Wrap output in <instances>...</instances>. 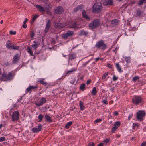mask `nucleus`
I'll list each match as a JSON object with an SVG mask.
<instances>
[{
  "label": "nucleus",
  "instance_id": "nucleus-26",
  "mask_svg": "<svg viewBox=\"0 0 146 146\" xmlns=\"http://www.w3.org/2000/svg\"><path fill=\"white\" fill-rule=\"evenodd\" d=\"M97 93V91L96 88L94 87L93 88V90L92 92V94L93 95H95Z\"/></svg>",
  "mask_w": 146,
  "mask_h": 146
},
{
  "label": "nucleus",
  "instance_id": "nucleus-2",
  "mask_svg": "<svg viewBox=\"0 0 146 146\" xmlns=\"http://www.w3.org/2000/svg\"><path fill=\"white\" fill-rule=\"evenodd\" d=\"M61 20V19H59L54 22L53 25L55 28L56 29H60L64 28L66 26V25L63 23H60Z\"/></svg>",
  "mask_w": 146,
  "mask_h": 146
},
{
  "label": "nucleus",
  "instance_id": "nucleus-12",
  "mask_svg": "<svg viewBox=\"0 0 146 146\" xmlns=\"http://www.w3.org/2000/svg\"><path fill=\"white\" fill-rule=\"evenodd\" d=\"M113 0H107V1L103 2V4L104 5H113Z\"/></svg>",
  "mask_w": 146,
  "mask_h": 146
},
{
  "label": "nucleus",
  "instance_id": "nucleus-11",
  "mask_svg": "<svg viewBox=\"0 0 146 146\" xmlns=\"http://www.w3.org/2000/svg\"><path fill=\"white\" fill-rule=\"evenodd\" d=\"M42 125L41 124H39L38 128H33L32 129V131L33 133H37L40 131L41 130Z\"/></svg>",
  "mask_w": 146,
  "mask_h": 146
},
{
  "label": "nucleus",
  "instance_id": "nucleus-55",
  "mask_svg": "<svg viewBox=\"0 0 146 146\" xmlns=\"http://www.w3.org/2000/svg\"><path fill=\"white\" fill-rule=\"evenodd\" d=\"M141 146H146V142L142 143L141 145Z\"/></svg>",
  "mask_w": 146,
  "mask_h": 146
},
{
  "label": "nucleus",
  "instance_id": "nucleus-56",
  "mask_svg": "<svg viewBox=\"0 0 146 146\" xmlns=\"http://www.w3.org/2000/svg\"><path fill=\"white\" fill-rule=\"evenodd\" d=\"M91 81V80L90 79H88L87 81L86 84L87 85L89 84L90 83Z\"/></svg>",
  "mask_w": 146,
  "mask_h": 146
},
{
  "label": "nucleus",
  "instance_id": "nucleus-58",
  "mask_svg": "<svg viewBox=\"0 0 146 146\" xmlns=\"http://www.w3.org/2000/svg\"><path fill=\"white\" fill-rule=\"evenodd\" d=\"M9 64H10V63H9V62H7V63L4 64V65L5 66H8L9 65Z\"/></svg>",
  "mask_w": 146,
  "mask_h": 146
},
{
  "label": "nucleus",
  "instance_id": "nucleus-25",
  "mask_svg": "<svg viewBox=\"0 0 146 146\" xmlns=\"http://www.w3.org/2000/svg\"><path fill=\"white\" fill-rule=\"evenodd\" d=\"M85 83H83L81 84L80 87V89L82 90V91H84V90L85 87Z\"/></svg>",
  "mask_w": 146,
  "mask_h": 146
},
{
  "label": "nucleus",
  "instance_id": "nucleus-63",
  "mask_svg": "<svg viewBox=\"0 0 146 146\" xmlns=\"http://www.w3.org/2000/svg\"><path fill=\"white\" fill-rule=\"evenodd\" d=\"M136 125V124H135L134 123L133 124V129H135V126Z\"/></svg>",
  "mask_w": 146,
  "mask_h": 146
},
{
  "label": "nucleus",
  "instance_id": "nucleus-40",
  "mask_svg": "<svg viewBox=\"0 0 146 146\" xmlns=\"http://www.w3.org/2000/svg\"><path fill=\"white\" fill-rule=\"evenodd\" d=\"M38 82H39L40 84L43 85H46L47 84L46 82H44L43 80H41L40 81H38Z\"/></svg>",
  "mask_w": 146,
  "mask_h": 146
},
{
  "label": "nucleus",
  "instance_id": "nucleus-52",
  "mask_svg": "<svg viewBox=\"0 0 146 146\" xmlns=\"http://www.w3.org/2000/svg\"><path fill=\"white\" fill-rule=\"evenodd\" d=\"M141 14V12L140 10H138L137 11V15L138 16H140Z\"/></svg>",
  "mask_w": 146,
  "mask_h": 146
},
{
  "label": "nucleus",
  "instance_id": "nucleus-15",
  "mask_svg": "<svg viewBox=\"0 0 146 146\" xmlns=\"http://www.w3.org/2000/svg\"><path fill=\"white\" fill-rule=\"evenodd\" d=\"M19 56L18 54H16L13 57V63L15 64L19 60Z\"/></svg>",
  "mask_w": 146,
  "mask_h": 146
},
{
  "label": "nucleus",
  "instance_id": "nucleus-24",
  "mask_svg": "<svg viewBox=\"0 0 146 146\" xmlns=\"http://www.w3.org/2000/svg\"><path fill=\"white\" fill-rule=\"evenodd\" d=\"M27 20L28 19L27 18H25L22 27L24 28H26L27 27V25L26 24V23L27 22Z\"/></svg>",
  "mask_w": 146,
  "mask_h": 146
},
{
  "label": "nucleus",
  "instance_id": "nucleus-37",
  "mask_svg": "<svg viewBox=\"0 0 146 146\" xmlns=\"http://www.w3.org/2000/svg\"><path fill=\"white\" fill-rule=\"evenodd\" d=\"M146 1V0H140L138 2V4L139 5H141Z\"/></svg>",
  "mask_w": 146,
  "mask_h": 146
},
{
  "label": "nucleus",
  "instance_id": "nucleus-18",
  "mask_svg": "<svg viewBox=\"0 0 146 146\" xmlns=\"http://www.w3.org/2000/svg\"><path fill=\"white\" fill-rule=\"evenodd\" d=\"M45 121L48 122H51L52 121V120L51 117L48 115H46L45 116Z\"/></svg>",
  "mask_w": 146,
  "mask_h": 146
},
{
  "label": "nucleus",
  "instance_id": "nucleus-21",
  "mask_svg": "<svg viewBox=\"0 0 146 146\" xmlns=\"http://www.w3.org/2000/svg\"><path fill=\"white\" fill-rule=\"evenodd\" d=\"M6 73L3 72L2 74V75L0 78L1 81H3L5 78H6Z\"/></svg>",
  "mask_w": 146,
  "mask_h": 146
},
{
  "label": "nucleus",
  "instance_id": "nucleus-3",
  "mask_svg": "<svg viewBox=\"0 0 146 146\" xmlns=\"http://www.w3.org/2000/svg\"><path fill=\"white\" fill-rule=\"evenodd\" d=\"M100 21L98 19L94 20L89 25V27L92 29H95L100 25Z\"/></svg>",
  "mask_w": 146,
  "mask_h": 146
},
{
  "label": "nucleus",
  "instance_id": "nucleus-61",
  "mask_svg": "<svg viewBox=\"0 0 146 146\" xmlns=\"http://www.w3.org/2000/svg\"><path fill=\"white\" fill-rule=\"evenodd\" d=\"M123 7L126 8L127 7V5L126 4H124L122 6Z\"/></svg>",
  "mask_w": 146,
  "mask_h": 146
},
{
  "label": "nucleus",
  "instance_id": "nucleus-35",
  "mask_svg": "<svg viewBox=\"0 0 146 146\" xmlns=\"http://www.w3.org/2000/svg\"><path fill=\"white\" fill-rule=\"evenodd\" d=\"M125 59L127 63H129L130 62L131 58L130 57H125Z\"/></svg>",
  "mask_w": 146,
  "mask_h": 146
},
{
  "label": "nucleus",
  "instance_id": "nucleus-19",
  "mask_svg": "<svg viewBox=\"0 0 146 146\" xmlns=\"http://www.w3.org/2000/svg\"><path fill=\"white\" fill-rule=\"evenodd\" d=\"M79 25L76 22H75L73 23H72L69 26V27L70 28H75L77 27V26H79Z\"/></svg>",
  "mask_w": 146,
  "mask_h": 146
},
{
  "label": "nucleus",
  "instance_id": "nucleus-60",
  "mask_svg": "<svg viewBox=\"0 0 146 146\" xmlns=\"http://www.w3.org/2000/svg\"><path fill=\"white\" fill-rule=\"evenodd\" d=\"M103 143H100L97 146H103Z\"/></svg>",
  "mask_w": 146,
  "mask_h": 146
},
{
  "label": "nucleus",
  "instance_id": "nucleus-14",
  "mask_svg": "<svg viewBox=\"0 0 146 146\" xmlns=\"http://www.w3.org/2000/svg\"><path fill=\"white\" fill-rule=\"evenodd\" d=\"M82 17L85 19L89 20L90 18L88 17L86 13V11L85 10H84L82 11Z\"/></svg>",
  "mask_w": 146,
  "mask_h": 146
},
{
  "label": "nucleus",
  "instance_id": "nucleus-50",
  "mask_svg": "<svg viewBox=\"0 0 146 146\" xmlns=\"http://www.w3.org/2000/svg\"><path fill=\"white\" fill-rule=\"evenodd\" d=\"M31 90L32 89H36L37 88V86H31Z\"/></svg>",
  "mask_w": 146,
  "mask_h": 146
},
{
  "label": "nucleus",
  "instance_id": "nucleus-36",
  "mask_svg": "<svg viewBox=\"0 0 146 146\" xmlns=\"http://www.w3.org/2000/svg\"><path fill=\"white\" fill-rule=\"evenodd\" d=\"M76 58V57L75 55L73 54H71L70 55L69 59L70 60H73L75 58Z\"/></svg>",
  "mask_w": 146,
  "mask_h": 146
},
{
  "label": "nucleus",
  "instance_id": "nucleus-10",
  "mask_svg": "<svg viewBox=\"0 0 146 146\" xmlns=\"http://www.w3.org/2000/svg\"><path fill=\"white\" fill-rule=\"evenodd\" d=\"M63 11L62 8L60 6L54 9V13L56 14H61Z\"/></svg>",
  "mask_w": 146,
  "mask_h": 146
},
{
  "label": "nucleus",
  "instance_id": "nucleus-28",
  "mask_svg": "<svg viewBox=\"0 0 146 146\" xmlns=\"http://www.w3.org/2000/svg\"><path fill=\"white\" fill-rule=\"evenodd\" d=\"M33 17L32 20V22L31 23H33L34 22V21L38 17V15H33Z\"/></svg>",
  "mask_w": 146,
  "mask_h": 146
},
{
  "label": "nucleus",
  "instance_id": "nucleus-1",
  "mask_svg": "<svg viewBox=\"0 0 146 146\" xmlns=\"http://www.w3.org/2000/svg\"><path fill=\"white\" fill-rule=\"evenodd\" d=\"M102 10V6L100 3H96L93 6L92 12L93 13H99L101 12Z\"/></svg>",
  "mask_w": 146,
  "mask_h": 146
},
{
  "label": "nucleus",
  "instance_id": "nucleus-48",
  "mask_svg": "<svg viewBox=\"0 0 146 146\" xmlns=\"http://www.w3.org/2000/svg\"><path fill=\"white\" fill-rule=\"evenodd\" d=\"M74 71V70H71V71H68L66 74V76L67 75H68L69 74H70L72 73Z\"/></svg>",
  "mask_w": 146,
  "mask_h": 146
},
{
  "label": "nucleus",
  "instance_id": "nucleus-51",
  "mask_svg": "<svg viewBox=\"0 0 146 146\" xmlns=\"http://www.w3.org/2000/svg\"><path fill=\"white\" fill-rule=\"evenodd\" d=\"M31 90V86H29L28 88L27 89V91H30Z\"/></svg>",
  "mask_w": 146,
  "mask_h": 146
},
{
  "label": "nucleus",
  "instance_id": "nucleus-22",
  "mask_svg": "<svg viewBox=\"0 0 146 146\" xmlns=\"http://www.w3.org/2000/svg\"><path fill=\"white\" fill-rule=\"evenodd\" d=\"M40 45V44L38 43H36V44L32 45L31 46L34 49L36 50V49L37 48L39 45Z\"/></svg>",
  "mask_w": 146,
  "mask_h": 146
},
{
  "label": "nucleus",
  "instance_id": "nucleus-7",
  "mask_svg": "<svg viewBox=\"0 0 146 146\" xmlns=\"http://www.w3.org/2000/svg\"><path fill=\"white\" fill-rule=\"evenodd\" d=\"M143 100L141 96H135L132 100L133 102L136 105L141 103Z\"/></svg>",
  "mask_w": 146,
  "mask_h": 146
},
{
  "label": "nucleus",
  "instance_id": "nucleus-53",
  "mask_svg": "<svg viewBox=\"0 0 146 146\" xmlns=\"http://www.w3.org/2000/svg\"><path fill=\"white\" fill-rule=\"evenodd\" d=\"M118 78V77H117L115 76H114L113 77V79L114 81H115L117 80Z\"/></svg>",
  "mask_w": 146,
  "mask_h": 146
},
{
  "label": "nucleus",
  "instance_id": "nucleus-27",
  "mask_svg": "<svg viewBox=\"0 0 146 146\" xmlns=\"http://www.w3.org/2000/svg\"><path fill=\"white\" fill-rule=\"evenodd\" d=\"M80 109L81 110H83L84 109V106L83 105V104L81 101H80Z\"/></svg>",
  "mask_w": 146,
  "mask_h": 146
},
{
  "label": "nucleus",
  "instance_id": "nucleus-8",
  "mask_svg": "<svg viewBox=\"0 0 146 146\" xmlns=\"http://www.w3.org/2000/svg\"><path fill=\"white\" fill-rule=\"evenodd\" d=\"M12 119L13 121L17 120L19 117V113L17 111H15L13 112L11 115Z\"/></svg>",
  "mask_w": 146,
  "mask_h": 146
},
{
  "label": "nucleus",
  "instance_id": "nucleus-29",
  "mask_svg": "<svg viewBox=\"0 0 146 146\" xmlns=\"http://www.w3.org/2000/svg\"><path fill=\"white\" fill-rule=\"evenodd\" d=\"M72 122L70 121L67 123V124L65 126V128L66 129L68 128L69 127L72 125Z\"/></svg>",
  "mask_w": 146,
  "mask_h": 146
},
{
  "label": "nucleus",
  "instance_id": "nucleus-6",
  "mask_svg": "<svg viewBox=\"0 0 146 146\" xmlns=\"http://www.w3.org/2000/svg\"><path fill=\"white\" fill-rule=\"evenodd\" d=\"M96 46L98 48H100L102 49H105L107 47L106 45L104 43L103 40L98 42L97 43Z\"/></svg>",
  "mask_w": 146,
  "mask_h": 146
},
{
  "label": "nucleus",
  "instance_id": "nucleus-62",
  "mask_svg": "<svg viewBox=\"0 0 146 146\" xmlns=\"http://www.w3.org/2000/svg\"><path fill=\"white\" fill-rule=\"evenodd\" d=\"M114 115L116 116H117L118 115V113L117 111H115L114 112Z\"/></svg>",
  "mask_w": 146,
  "mask_h": 146
},
{
  "label": "nucleus",
  "instance_id": "nucleus-47",
  "mask_svg": "<svg viewBox=\"0 0 146 146\" xmlns=\"http://www.w3.org/2000/svg\"><path fill=\"white\" fill-rule=\"evenodd\" d=\"M41 100V102L43 103V104L46 101V99L44 98H42Z\"/></svg>",
  "mask_w": 146,
  "mask_h": 146
},
{
  "label": "nucleus",
  "instance_id": "nucleus-39",
  "mask_svg": "<svg viewBox=\"0 0 146 146\" xmlns=\"http://www.w3.org/2000/svg\"><path fill=\"white\" fill-rule=\"evenodd\" d=\"M139 79V78L138 76H135L133 78V80L134 81H136L137 80Z\"/></svg>",
  "mask_w": 146,
  "mask_h": 146
},
{
  "label": "nucleus",
  "instance_id": "nucleus-54",
  "mask_svg": "<svg viewBox=\"0 0 146 146\" xmlns=\"http://www.w3.org/2000/svg\"><path fill=\"white\" fill-rule=\"evenodd\" d=\"M107 66H108V67L109 68H111L112 67V65L110 64H107Z\"/></svg>",
  "mask_w": 146,
  "mask_h": 146
},
{
  "label": "nucleus",
  "instance_id": "nucleus-16",
  "mask_svg": "<svg viewBox=\"0 0 146 146\" xmlns=\"http://www.w3.org/2000/svg\"><path fill=\"white\" fill-rule=\"evenodd\" d=\"M83 8V5H80L77 6L76 7L74 8L73 10L74 12H76L77 11L80 9H81Z\"/></svg>",
  "mask_w": 146,
  "mask_h": 146
},
{
  "label": "nucleus",
  "instance_id": "nucleus-45",
  "mask_svg": "<svg viewBox=\"0 0 146 146\" xmlns=\"http://www.w3.org/2000/svg\"><path fill=\"white\" fill-rule=\"evenodd\" d=\"M31 38H33V37H34V32L33 31H31Z\"/></svg>",
  "mask_w": 146,
  "mask_h": 146
},
{
  "label": "nucleus",
  "instance_id": "nucleus-38",
  "mask_svg": "<svg viewBox=\"0 0 146 146\" xmlns=\"http://www.w3.org/2000/svg\"><path fill=\"white\" fill-rule=\"evenodd\" d=\"M117 127L115 126H114L112 129V133H114L115 132V131L117 129Z\"/></svg>",
  "mask_w": 146,
  "mask_h": 146
},
{
  "label": "nucleus",
  "instance_id": "nucleus-34",
  "mask_svg": "<svg viewBox=\"0 0 146 146\" xmlns=\"http://www.w3.org/2000/svg\"><path fill=\"white\" fill-rule=\"evenodd\" d=\"M120 125V122H116L114 124V126L117 127V128L119 127Z\"/></svg>",
  "mask_w": 146,
  "mask_h": 146
},
{
  "label": "nucleus",
  "instance_id": "nucleus-13",
  "mask_svg": "<svg viewBox=\"0 0 146 146\" xmlns=\"http://www.w3.org/2000/svg\"><path fill=\"white\" fill-rule=\"evenodd\" d=\"M13 78L12 74L11 72L8 73L6 76V77L4 80L8 81L11 80Z\"/></svg>",
  "mask_w": 146,
  "mask_h": 146
},
{
  "label": "nucleus",
  "instance_id": "nucleus-17",
  "mask_svg": "<svg viewBox=\"0 0 146 146\" xmlns=\"http://www.w3.org/2000/svg\"><path fill=\"white\" fill-rule=\"evenodd\" d=\"M11 42L10 40H8L6 43V47L9 49L11 48L12 45Z\"/></svg>",
  "mask_w": 146,
  "mask_h": 146
},
{
  "label": "nucleus",
  "instance_id": "nucleus-49",
  "mask_svg": "<svg viewBox=\"0 0 146 146\" xmlns=\"http://www.w3.org/2000/svg\"><path fill=\"white\" fill-rule=\"evenodd\" d=\"M110 141V139H106L104 140V142L106 143H108Z\"/></svg>",
  "mask_w": 146,
  "mask_h": 146
},
{
  "label": "nucleus",
  "instance_id": "nucleus-20",
  "mask_svg": "<svg viewBox=\"0 0 146 146\" xmlns=\"http://www.w3.org/2000/svg\"><path fill=\"white\" fill-rule=\"evenodd\" d=\"M36 6L40 11L44 12L45 11V10L44 8L40 5H36Z\"/></svg>",
  "mask_w": 146,
  "mask_h": 146
},
{
  "label": "nucleus",
  "instance_id": "nucleus-46",
  "mask_svg": "<svg viewBox=\"0 0 146 146\" xmlns=\"http://www.w3.org/2000/svg\"><path fill=\"white\" fill-rule=\"evenodd\" d=\"M102 121V119H97L95 121L94 123H97L98 122H100Z\"/></svg>",
  "mask_w": 146,
  "mask_h": 146
},
{
  "label": "nucleus",
  "instance_id": "nucleus-5",
  "mask_svg": "<svg viewBox=\"0 0 146 146\" xmlns=\"http://www.w3.org/2000/svg\"><path fill=\"white\" fill-rule=\"evenodd\" d=\"M145 113L144 111H139L137 113V119L141 121L145 117Z\"/></svg>",
  "mask_w": 146,
  "mask_h": 146
},
{
  "label": "nucleus",
  "instance_id": "nucleus-44",
  "mask_svg": "<svg viewBox=\"0 0 146 146\" xmlns=\"http://www.w3.org/2000/svg\"><path fill=\"white\" fill-rule=\"evenodd\" d=\"M16 32L15 31L13 32L11 30L9 32L10 34L11 35H15L16 34Z\"/></svg>",
  "mask_w": 146,
  "mask_h": 146
},
{
  "label": "nucleus",
  "instance_id": "nucleus-31",
  "mask_svg": "<svg viewBox=\"0 0 146 146\" xmlns=\"http://www.w3.org/2000/svg\"><path fill=\"white\" fill-rule=\"evenodd\" d=\"M43 117V115H42L41 114H40L39 115V116H38V119H39V121H38V122H41Z\"/></svg>",
  "mask_w": 146,
  "mask_h": 146
},
{
  "label": "nucleus",
  "instance_id": "nucleus-30",
  "mask_svg": "<svg viewBox=\"0 0 146 146\" xmlns=\"http://www.w3.org/2000/svg\"><path fill=\"white\" fill-rule=\"evenodd\" d=\"M118 21L117 19L112 20L111 21V23L112 24H114L115 25H116L117 23H118Z\"/></svg>",
  "mask_w": 146,
  "mask_h": 146
},
{
  "label": "nucleus",
  "instance_id": "nucleus-43",
  "mask_svg": "<svg viewBox=\"0 0 146 146\" xmlns=\"http://www.w3.org/2000/svg\"><path fill=\"white\" fill-rule=\"evenodd\" d=\"M94 143L92 142H90L88 145L87 146H94Z\"/></svg>",
  "mask_w": 146,
  "mask_h": 146
},
{
  "label": "nucleus",
  "instance_id": "nucleus-4",
  "mask_svg": "<svg viewBox=\"0 0 146 146\" xmlns=\"http://www.w3.org/2000/svg\"><path fill=\"white\" fill-rule=\"evenodd\" d=\"M74 34L73 31H68L66 33L63 34L62 35V37L64 39H66L68 38V37L72 36Z\"/></svg>",
  "mask_w": 146,
  "mask_h": 146
},
{
  "label": "nucleus",
  "instance_id": "nucleus-57",
  "mask_svg": "<svg viewBox=\"0 0 146 146\" xmlns=\"http://www.w3.org/2000/svg\"><path fill=\"white\" fill-rule=\"evenodd\" d=\"M105 104H107L108 103V102L107 100H104L102 101Z\"/></svg>",
  "mask_w": 146,
  "mask_h": 146
},
{
  "label": "nucleus",
  "instance_id": "nucleus-42",
  "mask_svg": "<svg viewBox=\"0 0 146 146\" xmlns=\"http://www.w3.org/2000/svg\"><path fill=\"white\" fill-rule=\"evenodd\" d=\"M5 140V138L4 137H1L0 138V142L4 141Z\"/></svg>",
  "mask_w": 146,
  "mask_h": 146
},
{
  "label": "nucleus",
  "instance_id": "nucleus-9",
  "mask_svg": "<svg viewBox=\"0 0 146 146\" xmlns=\"http://www.w3.org/2000/svg\"><path fill=\"white\" fill-rule=\"evenodd\" d=\"M51 22L50 20H48L46 24V27L44 30V32L46 33L48 32L51 26Z\"/></svg>",
  "mask_w": 146,
  "mask_h": 146
},
{
  "label": "nucleus",
  "instance_id": "nucleus-33",
  "mask_svg": "<svg viewBox=\"0 0 146 146\" xmlns=\"http://www.w3.org/2000/svg\"><path fill=\"white\" fill-rule=\"evenodd\" d=\"M43 104V103L41 102V101L40 100L39 101H38L37 103L36 104V105L38 106H40L41 105H42Z\"/></svg>",
  "mask_w": 146,
  "mask_h": 146
},
{
  "label": "nucleus",
  "instance_id": "nucleus-64",
  "mask_svg": "<svg viewBox=\"0 0 146 146\" xmlns=\"http://www.w3.org/2000/svg\"><path fill=\"white\" fill-rule=\"evenodd\" d=\"M100 59V58H96V59H95V61H97L98 60H99V59Z\"/></svg>",
  "mask_w": 146,
  "mask_h": 146
},
{
  "label": "nucleus",
  "instance_id": "nucleus-59",
  "mask_svg": "<svg viewBox=\"0 0 146 146\" xmlns=\"http://www.w3.org/2000/svg\"><path fill=\"white\" fill-rule=\"evenodd\" d=\"M117 69L119 72H121V68L120 66L118 68H117Z\"/></svg>",
  "mask_w": 146,
  "mask_h": 146
},
{
  "label": "nucleus",
  "instance_id": "nucleus-41",
  "mask_svg": "<svg viewBox=\"0 0 146 146\" xmlns=\"http://www.w3.org/2000/svg\"><path fill=\"white\" fill-rule=\"evenodd\" d=\"M108 72L105 73L103 75L102 78V79H104L108 75Z\"/></svg>",
  "mask_w": 146,
  "mask_h": 146
},
{
  "label": "nucleus",
  "instance_id": "nucleus-32",
  "mask_svg": "<svg viewBox=\"0 0 146 146\" xmlns=\"http://www.w3.org/2000/svg\"><path fill=\"white\" fill-rule=\"evenodd\" d=\"M19 47L18 46H17L16 45H12L11 48V49H13L14 50H18L19 49Z\"/></svg>",
  "mask_w": 146,
  "mask_h": 146
},
{
  "label": "nucleus",
  "instance_id": "nucleus-23",
  "mask_svg": "<svg viewBox=\"0 0 146 146\" xmlns=\"http://www.w3.org/2000/svg\"><path fill=\"white\" fill-rule=\"evenodd\" d=\"M27 49L28 50V52L30 54L31 56H33V52L31 50V48L29 46H28L27 48Z\"/></svg>",
  "mask_w": 146,
  "mask_h": 146
}]
</instances>
